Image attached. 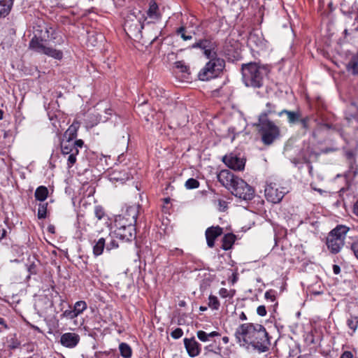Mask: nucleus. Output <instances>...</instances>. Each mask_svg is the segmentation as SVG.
Wrapping results in <instances>:
<instances>
[{"label": "nucleus", "instance_id": "nucleus-2", "mask_svg": "<svg viewBox=\"0 0 358 358\" xmlns=\"http://www.w3.org/2000/svg\"><path fill=\"white\" fill-rule=\"evenodd\" d=\"M192 48L203 50L206 57L210 59L199 73V78L205 81L217 77L224 67V61L216 57L214 43L210 40H201L194 43Z\"/></svg>", "mask_w": 358, "mask_h": 358}, {"label": "nucleus", "instance_id": "nucleus-20", "mask_svg": "<svg viewBox=\"0 0 358 358\" xmlns=\"http://www.w3.org/2000/svg\"><path fill=\"white\" fill-rule=\"evenodd\" d=\"M43 41L41 38L38 37H34L31 41L29 42V48L39 53H42L44 47L45 46L43 43Z\"/></svg>", "mask_w": 358, "mask_h": 358}, {"label": "nucleus", "instance_id": "nucleus-40", "mask_svg": "<svg viewBox=\"0 0 358 358\" xmlns=\"http://www.w3.org/2000/svg\"><path fill=\"white\" fill-rule=\"evenodd\" d=\"M185 186L188 189H196L199 186V182L194 178H189L185 182Z\"/></svg>", "mask_w": 358, "mask_h": 358}, {"label": "nucleus", "instance_id": "nucleus-64", "mask_svg": "<svg viewBox=\"0 0 358 358\" xmlns=\"http://www.w3.org/2000/svg\"><path fill=\"white\" fill-rule=\"evenodd\" d=\"M29 358H31V357H29Z\"/></svg>", "mask_w": 358, "mask_h": 358}, {"label": "nucleus", "instance_id": "nucleus-15", "mask_svg": "<svg viewBox=\"0 0 358 358\" xmlns=\"http://www.w3.org/2000/svg\"><path fill=\"white\" fill-rule=\"evenodd\" d=\"M139 208L140 205L138 204L127 206L125 210L119 216H123L124 218H127V221L130 223H136Z\"/></svg>", "mask_w": 358, "mask_h": 358}, {"label": "nucleus", "instance_id": "nucleus-44", "mask_svg": "<svg viewBox=\"0 0 358 358\" xmlns=\"http://www.w3.org/2000/svg\"><path fill=\"white\" fill-rule=\"evenodd\" d=\"M309 121L310 117L308 116H306L305 117H301L299 122L301 123L302 128L304 129L305 130H307L309 129Z\"/></svg>", "mask_w": 358, "mask_h": 358}, {"label": "nucleus", "instance_id": "nucleus-62", "mask_svg": "<svg viewBox=\"0 0 358 358\" xmlns=\"http://www.w3.org/2000/svg\"><path fill=\"white\" fill-rule=\"evenodd\" d=\"M92 36H90L89 41H91V38H92Z\"/></svg>", "mask_w": 358, "mask_h": 358}, {"label": "nucleus", "instance_id": "nucleus-50", "mask_svg": "<svg viewBox=\"0 0 358 358\" xmlns=\"http://www.w3.org/2000/svg\"><path fill=\"white\" fill-rule=\"evenodd\" d=\"M353 355L350 351H345L343 352L340 358H352Z\"/></svg>", "mask_w": 358, "mask_h": 358}, {"label": "nucleus", "instance_id": "nucleus-13", "mask_svg": "<svg viewBox=\"0 0 358 358\" xmlns=\"http://www.w3.org/2000/svg\"><path fill=\"white\" fill-rule=\"evenodd\" d=\"M115 238H118L122 241H131L136 237V227L129 226V227L115 229L113 231Z\"/></svg>", "mask_w": 358, "mask_h": 358}, {"label": "nucleus", "instance_id": "nucleus-48", "mask_svg": "<svg viewBox=\"0 0 358 358\" xmlns=\"http://www.w3.org/2000/svg\"><path fill=\"white\" fill-rule=\"evenodd\" d=\"M352 251L353 252L355 256L358 259V240L354 241L350 246Z\"/></svg>", "mask_w": 358, "mask_h": 358}, {"label": "nucleus", "instance_id": "nucleus-26", "mask_svg": "<svg viewBox=\"0 0 358 358\" xmlns=\"http://www.w3.org/2000/svg\"><path fill=\"white\" fill-rule=\"evenodd\" d=\"M42 53L57 59H61L63 56L62 51L46 46L44 47Z\"/></svg>", "mask_w": 358, "mask_h": 358}, {"label": "nucleus", "instance_id": "nucleus-21", "mask_svg": "<svg viewBox=\"0 0 358 358\" xmlns=\"http://www.w3.org/2000/svg\"><path fill=\"white\" fill-rule=\"evenodd\" d=\"M13 0H0V17L8 15L11 10Z\"/></svg>", "mask_w": 358, "mask_h": 358}, {"label": "nucleus", "instance_id": "nucleus-11", "mask_svg": "<svg viewBox=\"0 0 358 358\" xmlns=\"http://www.w3.org/2000/svg\"><path fill=\"white\" fill-rule=\"evenodd\" d=\"M238 178H239L234 176L232 172L226 169L222 170L217 175L218 181L229 190V187H232L236 179Z\"/></svg>", "mask_w": 358, "mask_h": 358}, {"label": "nucleus", "instance_id": "nucleus-27", "mask_svg": "<svg viewBox=\"0 0 358 358\" xmlns=\"http://www.w3.org/2000/svg\"><path fill=\"white\" fill-rule=\"evenodd\" d=\"M42 53L57 59H61L63 56L62 51L46 46L44 47Z\"/></svg>", "mask_w": 358, "mask_h": 358}, {"label": "nucleus", "instance_id": "nucleus-25", "mask_svg": "<svg viewBox=\"0 0 358 358\" xmlns=\"http://www.w3.org/2000/svg\"><path fill=\"white\" fill-rule=\"evenodd\" d=\"M78 127L76 124H72L64 134V140L73 141L77 136Z\"/></svg>", "mask_w": 358, "mask_h": 358}, {"label": "nucleus", "instance_id": "nucleus-60", "mask_svg": "<svg viewBox=\"0 0 358 358\" xmlns=\"http://www.w3.org/2000/svg\"><path fill=\"white\" fill-rule=\"evenodd\" d=\"M222 340L225 343H227L229 341V338L227 337H223Z\"/></svg>", "mask_w": 358, "mask_h": 358}, {"label": "nucleus", "instance_id": "nucleus-59", "mask_svg": "<svg viewBox=\"0 0 358 358\" xmlns=\"http://www.w3.org/2000/svg\"><path fill=\"white\" fill-rule=\"evenodd\" d=\"M3 117V112L2 110H0V120Z\"/></svg>", "mask_w": 358, "mask_h": 358}, {"label": "nucleus", "instance_id": "nucleus-39", "mask_svg": "<svg viewBox=\"0 0 358 358\" xmlns=\"http://www.w3.org/2000/svg\"><path fill=\"white\" fill-rule=\"evenodd\" d=\"M175 67L182 73H189V67L183 61H178L174 63Z\"/></svg>", "mask_w": 358, "mask_h": 358}, {"label": "nucleus", "instance_id": "nucleus-56", "mask_svg": "<svg viewBox=\"0 0 358 358\" xmlns=\"http://www.w3.org/2000/svg\"><path fill=\"white\" fill-rule=\"evenodd\" d=\"M240 319L241 320H247V317L245 315V314L244 313H242L240 315Z\"/></svg>", "mask_w": 358, "mask_h": 358}, {"label": "nucleus", "instance_id": "nucleus-34", "mask_svg": "<svg viewBox=\"0 0 358 358\" xmlns=\"http://www.w3.org/2000/svg\"><path fill=\"white\" fill-rule=\"evenodd\" d=\"M108 236H110V238H109L108 241H106V250H110L118 248V243L113 239V238L115 237L113 232L112 234H109Z\"/></svg>", "mask_w": 358, "mask_h": 358}, {"label": "nucleus", "instance_id": "nucleus-41", "mask_svg": "<svg viewBox=\"0 0 358 358\" xmlns=\"http://www.w3.org/2000/svg\"><path fill=\"white\" fill-rule=\"evenodd\" d=\"M177 33H178V34L180 35L181 38L184 41H189V40H191L192 38V36L191 34H186V30H185V29L183 27H180L177 30Z\"/></svg>", "mask_w": 358, "mask_h": 358}, {"label": "nucleus", "instance_id": "nucleus-42", "mask_svg": "<svg viewBox=\"0 0 358 358\" xmlns=\"http://www.w3.org/2000/svg\"><path fill=\"white\" fill-rule=\"evenodd\" d=\"M234 294V290L229 291L226 288H221L219 291V294L222 298L233 297Z\"/></svg>", "mask_w": 358, "mask_h": 358}, {"label": "nucleus", "instance_id": "nucleus-22", "mask_svg": "<svg viewBox=\"0 0 358 358\" xmlns=\"http://www.w3.org/2000/svg\"><path fill=\"white\" fill-rule=\"evenodd\" d=\"M136 223H130L127 221V218H124L123 216L117 215L115 219V226L116 227L115 229H124L129 227V226L135 227Z\"/></svg>", "mask_w": 358, "mask_h": 358}, {"label": "nucleus", "instance_id": "nucleus-49", "mask_svg": "<svg viewBox=\"0 0 358 358\" xmlns=\"http://www.w3.org/2000/svg\"><path fill=\"white\" fill-rule=\"evenodd\" d=\"M257 313L259 316L264 317L266 315V310L264 306H259L257 308Z\"/></svg>", "mask_w": 358, "mask_h": 358}, {"label": "nucleus", "instance_id": "nucleus-43", "mask_svg": "<svg viewBox=\"0 0 358 358\" xmlns=\"http://www.w3.org/2000/svg\"><path fill=\"white\" fill-rule=\"evenodd\" d=\"M94 214H95L96 217L98 220H101L103 217V216L105 215L104 210H103V208L100 206H95Z\"/></svg>", "mask_w": 358, "mask_h": 358}, {"label": "nucleus", "instance_id": "nucleus-35", "mask_svg": "<svg viewBox=\"0 0 358 358\" xmlns=\"http://www.w3.org/2000/svg\"><path fill=\"white\" fill-rule=\"evenodd\" d=\"M248 41L250 44H255L257 46H261L263 44V40L256 34H251L249 36Z\"/></svg>", "mask_w": 358, "mask_h": 358}, {"label": "nucleus", "instance_id": "nucleus-12", "mask_svg": "<svg viewBox=\"0 0 358 358\" xmlns=\"http://www.w3.org/2000/svg\"><path fill=\"white\" fill-rule=\"evenodd\" d=\"M80 339L78 334L67 332L61 336L59 342L65 348H74L79 343Z\"/></svg>", "mask_w": 358, "mask_h": 358}, {"label": "nucleus", "instance_id": "nucleus-57", "mask_svg": "<svg viewBox=\"0 0 358 358\" xmlns=\"http://www.w3.org/2000/svg\"><path fill=\"white\" fill-rule=\"evenodd\" d=\"M199 310L201 311H206L207 310V307H206V306H200Z\"/></svg>", "mask_w": 358, "mask_h": 358}, {"label": "nucleus", "instance_id": "nucleus-32", "mask_svg": "<svg viewBox=\"0 0 358 358\" xmlns=\"http://www.w3.org/2000/svg\"><path fill=\"white\" fill-rule=\"evenodd\" d=\"M87 303L84 301H78L75 303L73 306V310L79 315L83 313L87 309Z\"/></svg>", "mask_w": 358, "mask_h": 358}, {"label": "nucleus", "instance_id": "nucleus-1", "mask_svg": "<svg viewBox=\"0 0 358 358\" xmlns=\"http://www.w3.org/2000/svg\"><path fill=\"white\" fill-rule=\"evenodd\" d=\"M237 343L243 347L249 346L259 352H267L271 346V341L265 327L259 324L245 323L241 324L235 331Z\"/></svg>", "mask_w": 358, "mask_h": 358}, {"label": "nucleus", "instance_id": "nucleus-23", "mask_svg": "<svg viewBox=\"0 0 358 358\" xmlns=\"http://www.w3.org/2000/svg\"><path fill=\"white\" fill-rule=\"evenodd\" d=\"M236 239L235 235L233 234H227L222 238V248L224 250H229L233 245Z\"/></svg>", "mask_w": 358, "mask_h": 358}, {"label": "nucleus", "instance_id": "nucleus-17", "mask_svg": "<svg viewBox=\"0 0 358 358\" xmlns=\"http://www.w3.org/2000/svg\"><path fill=\"white\" fill-rule=\"evenodd\" d=\"M109 238H110V236H107L94 241V245H93V254L94 256L98 257L103 253L104 248H106V241H108Z\"/></svg>", "mask_w": 358, "mask_h": 358}, {"label": "nucleus", "instance_id": "nucleus-19", "mask_svg": "<svg viewBox=\"0 0 358 358\" xmlns=\"http://www.w3.org/2000/svg\"><path fill=\"white\" fill-rule=\"evenodd\" d=\"M55 31L53 28L45 26L43 29H41L39 34V38L44 41H50L55 38L54 36Z\"/></svg>", "mask_w": 358, "mask_h": 358}, {"label": "nucleus", "instance_id": "nucleus-8", "mask_svg": "<svg viewBox=\"0 0 358 358\" xmlns=\"http://www.w3.org/2000/svg\"><path fill=\"white\" fill-rule=\"evenodd\" d=\"M229 190L233 195L244 201H250L253 199L255 190L243 179L238 178L235 181Z\"/></svg>", "mask_w": 358, "mask_h": 358}, {"label": "nucleus", "instance_id": "nucleus-54", "mask_svg": "<svg viewBox=\"0 0 358 358\" xmlns=\"http://www.w3.org/2000/svg\"><path fill=\"white\" fill-rule=\"evenodd\" d=\"M0 325H2L3 329H8V326L6 324V322H5L4 319L2 318V317H0Z\"/></svg>", "mask_w": 358, "mask_h": 358}, {"label": "nucleus", "instance_id": "nucleus-7", "mask_svg": "<svg viewBox=\"0 0 358 358\" xmlns=\"http://www.w3.org/2000/svg\"><path fill=\"white\" fill-rule=\"evenodd\" d=\"M141 14L140 10L134 12L127 16L124 23V30L129 37L140 38L143 24L141 23V18L138 17Z\"/></svg>", "mask_w": 358, "mask_h": 358}, {"label": "nucleus", "instance_id": "nucleus-61", "mask_svg": "<svg viewBox=\"0 0 358 358\" xmlns=\"http://www.w3.org/2000/svg\"><path fill=\"white\" fill-rule=\"evenodd\" d=\"M5 233H6V231H3V233L2 234V236H4Z\"/></svg>", "mask_w": 358, "mask_h": 358}, {"label": "nucleus", "instance_id": "nucleus-38", "mask_svg": "<svg viewBox=\"0 0 358 358\" xmlns=\"http://www.w3.org/2000/svg\"><path fill=\"white\" fill-rule=\"evenodd\" d=\"M47 206L48 203H41L39 204L38 209V217L39 219H44L46 217L47 214Z\"/></svg>", "mask_w": 358, "mask_h": 358}, {"label": "nucleus", "instance_id": "nucleus-63", "mask_svg": "<svg viewBox=\"0 0 358 358\" xmlns=\"http://www.w3.org/2000/svg\"><path fill=\"white\" fill-rule=\"evenodd\" d=\"M180 306H183V302H182L181 303H180Z\"/></svg>", "mask_w": 358, "mask_h": 358}, {"label": "nucleus", "instance_id": "nucleus-45", "mask_svg": "<svg viewBox=\"0 0 358 358\" xmlns=\"http://www.w3.org/2000/svg\"><path fill=\"white\" fill-rule=\"evenodd\" d=\"M275 292L273 289L268 290L265 292L264 296L266 299L274 301L275 300Z\"/></svg>", "mask_w": 358, "mask_h": 358}, {"label": "nucleus", "instance_id": "nucleus-3", "mask_svg": "<svg viewBox=\"0 0 358 358\" xmlns=\"http://www.w3.org/2000/svg\"><path fill=\"white\" fill-rule=\"evenodd\" d=\"M268 71L266 66L257 62L243 64L241 66L242 81L247 87L262 88Z\"/></svg>", "mask_w": 358, "mask_h": 358}, {"label": "nucleus", "instance_id": "nucleus-51", "mask_svg": "<svg viewBox=\"0 0 358 358\" xmlns=\"http://www.w3.org/2000/svg\"><path fill=\"white\" fill-rule=\"evenodd\" d=\"M20 346V343L17 341L13 340L10 344L9 345V348L10 349H15Z\"/></svg>", "mask_w": 358, "mask_h": 358}, {"label": "nucleus", "instance_id": "nucleus-30", "mask_svg": "<svg viewBox=\"0 0 358 358\" xmlns=\"http://www.w3.org/2000/svg\"><path fill=\"white\" fill-rule=\"evenodd\" d=\"M275 113V106L270 102L266 104L265 110L259 115V119L268 120L267 116L268 115Z\"/></svg>", "mask_w": 358, "mask_h": 358}, {"label": "nucleus", "instance_id": "nucleus-4", "mask_svg": "<svg viewBox=\"0 0 358 358\" xmlns=\"http://www.w3.org/2000/svg\"><path fill=\"white\" fill-rule=\"evenodd\" d=\"M345 225H338L331 230L327 238V246L331 253L340 252L345 243V238L348 233L353 231Z\"/></svg>", "mask_w": 358, "mask_h": 358}, {"label": "nucleus", "instance_id": "nucleus-46", "mask_svg": "<svg viewBox=\"0 0 358 358\" xmlns=\"http://www.w3.org/2000/svg\"><path fill=\"white\" fill-rule=\"evenodd\" d=\"M182 330L180 328H177L171 332V336L175 339H178L182 337Z\"/></svg>", "mask_w": 358, "mask_h": 358}, {"label": "nucleus", "instance_id": "nucleus-55", "mask_svg": "<svg viewBox=\"0 0 358 358\" xmlns=\"http://www.w3.org/2000/svg\"><path fill=\"white\" fill-rule=\"evenodd\" d=\"M208 338H213L215 336H219V334L217 331H212L209 334H208Z\"/></svg>", "mask_w": 358, "mask_h": 358}, {"label": "nucleus", "instance_id": "nucleus-36", "mask_svg": "<svg viewBox=\"0 0 358 358\" xmlns=\"http://www.w3.org/2000/svg\"><path fill=\"white\" fill-rule=\"evenodd\" d=\"M129 178V176L128 173L124 171L123 175L120 176V175H117V173L116 171H115L113 172V173L112 174L111 178H110L111 180L121 181V182L125 181V180H128Z\"/></svg>", "mask_w": 358, "mask_h": 358}, {"label": "nucleus", "instance_id": "nucleus-6", "mask_svg": "<svg viewBox=\"0 0 358 358\" xmlns=\"http://www.w3.org/2000/svg\"><path fill=\"white\" fill-rule=\"evenodd\" d=\"M83 141L81 139L76 141L63 140L61 143V150L63 155H67V168L71 169L77 161V155L79 153V148L83 146Z\"/></svg>", "mask_w": 358, "mask_h": 358}, {"label": "nucleus", "instance_id": "nucleus-5", "mask_svg": "<svg viewBox=\"0 0 358 358\" xmlns=\"http://www.w3.org/2000/svg\"><path fill=\"white\" fill-rule=\"evenodd\" d=\"M258 127L264 145L272 144L280 136V128L269 120L259 119Z\"/></svg>", "mask_w": 358, "mask_h": 358}, {"label": "nucleus", "instance_id": "nucleus-47", "mask_svg": "<svg viewBox=\"0 0 358 358\" xmlns=\"http://www.w3.org/2000/svg\"><path fill=\"white\" fill-rule=\"evenodd\" d=\"M197 337L201 341L203 342H206L209 339L208 334L203 331H197Z\"/></svg>", "mask_w": 358, "mask_h": 358}, {"label": "nucleus", "instance_id": "nucleus-16", "mask_svg": "<svg viewBox=\"0 0 358 358\" xmlns=\"http://www.w3.org/2000/svg\"><path fill=\"white\" fill-rule=\"evenodd\" d=\"M184 345L188 355L192 357L197 356L200 352V345L196 340L192 338H185Z\"/></svg>", "mask_w": 358, "mask_h": 358}, {"label": "nucleus", "instance_id": "nucleus-53", "mask_svg": "<svg viewBox=\"0 0 358 358\" xmlns=\"http://www.w3.org/2000/svg\"><path fill=\"white\" fill-rule=\"evenodd\" d=\"M353 212L358 217V200L355 202L354 205Z\"/></svg>", "mask_w": 358, "mask_h": 358}, {"label": "nucleus", "instance_id": "nucleus-14", "mask_svg": "<svg viewBox=\"0 0 358 358\" xmlns=\"http://www.w3.org/2000/svg\"><path fill=\"white\" fill-rule=\"evenodd\" d=\"M222 234V228L219 226L208 227L206 231L207 245L213 248L215 245V240Z\"/></svg>", "mask_w": 358, "mask_h": 358}, {"label": "nucleus", "instance_id": "nucleus-18", "mask_svg": "<svg viewBox=\"0 0 358 358\" xmlns=\"http://www.w3.org/2000/svg\"><path fill=\"white\" fill-rule=\"evenodd\" d=\"M283 114L287 115V121H288L289 124H294L298 122L301 117V114L299 110L291 111V110L284 109L278 113V115L281 116Z\"/></svg>", "mask_w": 358, "mask_h": 358}, {"label": "nucleus", "instance_id": "nucleus-29", "mask_svg": "<svg viewBox=\"0 0 358 358\" xmlns=\"http://www.w3.org/2000/svg\"><path fill=\"white\" fill-rule=\"evenodd\" d=\"M346 323L349 329L352 330L350 335H353L358 328V316L350 315Z\"/></svg>", "mask_w": 358, "mask_h": 358}, {"label": "nucleus", "instance_id": "nucleus-33", "mask_svg": "<svg viewBox=\"0 0 358 358\" xmlns=\"http://www.w3.org/2000/svg\"><path fill=\"white\" fill-rule=\"evenodd\" d=\"M220 303L217 299V297L213 295H210L208 297V306L213 310H218Z\"/></svg>", "mask_w": 358, "mask_h": 358}, {"label": "nucleus", "instance_id": "nucleus-9", "mask_svg": "<svg viewBox=\"0 0 358 358\" xmlns=\"http://www.w3.org/2000/svg\"><path fill=\"white\" fill-rule=\"evenodd\" d=\"M264 192L268 201L278 203L281 201L285 195L288 192V189L276 182H271L266 185Z\"/></svg>", "mask_w": 358, "mask_h": 358}, {"label": "nucleus", "instance_id": "nucleus-28", "mask_svg": "<svg viewBox=\"0 0 358 358\" xmlns=\"http://www.w3.org/2000/svg\"><path fill=\"white\" fill-rule=\"evenodd\" d=\"M48 194V188L45 186H40L36 189L34 196L36 200L43 201L47 199Z\"/></svg>", "mask_w": 358, "mask_h": 358}, {"label": "nucleus", "instance_id": "nucleus-37", "mask_svg": "<svg viewBox=\"0 0 358 358\" xmlns=\"http://www.w3.org/2000/svg\"><path fill=\"white\" fill-rule=\"evenodd\" d=\"M78 316V315L75 312L73 309L66 310L61 315L62 318H66L70 320H73Z\"/></svg>", "mask_w": 358, "mask_h": 358}, {"label": "nucleus", "instance_id": "nucleus-58", "mask_svg": "<svg viewBox=\"0 0 358 358\" xmlns=\"http://www.w3.org/2000/svg\"><path fill=\"white\" fill-rule=\"evenodd\" d=\"M48 231L51 233H54V227H49Z\"/></svg>", "mask_w": 358, "mask_h": 358}, {"label": "nucleus", "instance_id": "nucleus-10", "mask_svg": "<svg viewBox=\"0 0 358 358\" xmlns=\"http://www.w3.org/2000/svg\"><path fill=\"white\" fill-rule=\"evenodd\" d=\"M222 161L229 168L236 171H241L245 167L243 159L234 154L225 155L223 157Z\"/></svg>", "mask_w": 358, "mask_h": 358}, {"label": "nucleus", "instance_id": "nucleus-31", "mask_svg": "<svg viewBox=\"0 0 358 358\" xmlns=\"http://www.w3.org/2000/svg\"><path fill=\"white\" fill-rule=\"evenodd\" d=\"M119 350L120 355L124 358H130L131 357V348L128 344L125 343H120L119 345Z\"/></svg>", "mask_w": 358, "mask_h": 358}, {"label": "nucleus", "instance_id": "nucleus-24", "mask_svg": "<svg viewBox=\"0 0 358 358\" xmlns=\"http://www.w3.org/2000/svg\"><path fill=\"white\" fill-rule=\"evenodd\" d=\"M158 6L156 2L152 0L150 2L149 9L147 12L148 17L153 20H158L160 17L158 13Z\"/></svg>", "mask_w": 358, "mask_h": 358}, {"label": "nucleus", "instance_id": "nucleus-52", "mask_svg": "<svg viewBox=\"0 0 358 358\" xmlns=\"http://www.w3.org/2000/svg\"><path fill=\"white\" fill-rule=\"evenodd\" d=\"M333 272L334 274L338 275L341 273V268L338 265H333Z\"/></svg>", "mask_w": 358, "mask_h": 358}]
</instances>
